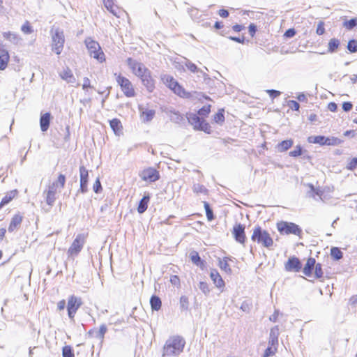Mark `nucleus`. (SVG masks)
Returning a JSON list of instances; mask_svg holds the SVG:
<instances>
[{"instance_id": "53", "label": "nucleus", "mask_w": 357, "mask_h": 357, "mask_svg": "<svg viewBox=\"0 0 357 357\" xmlns=\"http://www.w3.org/2000/svg\"><path fill=\"white\" fill-rule=\"evenodd\" d=\"M302 154V149L300 146H297L295 149L289 152V155L292 157H298Z\"/></svg>"}, {"instance_id": "52", "label": "nucleus", "mask_w": 357, "mask_h": 357, "mask_svg": "<svg viewBox=\"0 0 357 357\" xmlns=\"http://www.w3.org/2000/svg\"><path fill=\"white\" fill-rule=\"evenodd\" d=\"M180 304H181V307L183 309H188V305H189L188 298L187 296H182L180 298Z\"/></svg>"}, {"instance_id": "57", "label": "nucleus", "mask_w": 357, "mask_h": 357, "mask_svg": "<svg viewBox=\"0 0 357 357\" xmlns=\"http://www.w3.org/2000/svg\"><path fill=\"white\" fill-rule=\"evenodd\" d=\"M249 33L253 37L257 31V26L254 24H250L248 26Z\"/></svg>"}, {"instance_id": "34", "label": "nucleus", "mask_w": 357, "mask_h": 357, "mask_svg": "<svg viewBox=\"0 0 357 357\" xmlns=\"http://www.w3.org/2000/svg\"><path fill=\"white\" fill-rule=\"evenodd\" d=\"M331 256L334 260H340L343 257V253L337 247H333L331 249Z\"/></svg>"}, {"instance_id": "7", "label": "nucleus", "mask_w": 357, "mask_h": 357, "mask_svg": "<svg viewBox=\"0 0 357 357\" xmlns=\"http://www.w3.org/2000/svg\"><path fill=\"white\" fill-rule=\"evenodd\" d=\"M312 270H314V278L322 280L324 276L322 265L320 263H316L314 258L309 257L304 265L303 273L305 276L310 277L312 275Z\"/></svg>"}, {"instance_id": "22", "label": "nucleus", "mask_w": 357, "mask_h": 357, "mask_svg": "<svg viewBox=\"0 0 357 357\" xmlns=\"http://www.w3.org/2000/svg\"><path fill=\"white\" fill-rule=\"evenodd\" d=\"M18 195V190L15 189L7 192L0 202V209L10 203Z\"/></svg>"}, {"instance_id": "14", "label": "nucleus", "mask_w": 357, "mask_h": 357, "mask_svg": "<svg viewBox=\"0 0 357 357\" xmlns=\"http://www.w3.org/2000/svg\"><path fill=\"white\" fill-rule=\"evenodd\" d=\"M141 179L146 183H153L160 178L159 172L153 167H146L139 173Z\"/></svg>"}, {"instance_id": "16", "label": "nucleus", "mask_w": 357, "mask_h": 357, "mask_svg": "<svg viewBox=\"0 0 357 357\" xmlns=\"http://www.w3.org/2000/svg\"><path fill=\"white\" fill-rule=\"evenodd\" d=\"M245 229V225L238 223L235 224L231 230V234L235 241L243 245H245L246 241Z\"/></svg>"}, {"instance_id": "45", "label": "nucleus", "mask_w": 357, "mask_h": 357, "mask_svg": "<svg viewBox=\"0 0 357 357\" xmlns=\"http://www.w3.org/2000/svg\"><path fill=\"white\" fill-rule=\"evenodd\" d=\"M347 49L349 52L354 53L357 52V40H350L347 44Z\"/></svg>"}, {"instance_id": "32", "label": "nucleus", "mask_w": 357, "mask_h": 357, "mask_svg": "<svg viewBox=\"0 0 357 357\" xmlns=\"http://www.w3.org/2000/svg\"><path fill=\"white\" fill-rule=\"evenodd\" d=\"M225 109H219L218 112L213 115V121L215 123L222 124L225 122Z\"/></svg>"}, {"instance_id": "55", "label": "nucleus", "mask_w": 357, "mask_h": 357, "mask_svg": "<svg viewBox=\"0 0 357 357\" xmlns=\"http://www.w3.org/2000/svg\"><path fill=\"white\" fill-rule=\"evenodd\" d=\"M93 190L96 193L99 192L102 190L101 183L99 178H97L93 185Z\"/></svg>"}, {"instance_id": "31", "label": "nucleus", "mask_w": 357, "mask_h": 357, "mask_svg": "<svg viewBox=\"0 0 357 357\" xmlns=\"http://www.w3.org/2000/svg\"><path fill=\"white\" fill-rule=\"evenodd\" d=\"M340 45V42L337 38H331L328 43V52L333 53L336 52L338 50Z\"/></svg>"}, {"instance_id": "3", "label": "nucleus", "mask_w": 357, "mask_h": 357, "mask_svg": "<svg viewBox=\"0 0 357 357\" xmlns=\"http://www.w3.org/2000/svg\"><path fill=\"white\" fill-rule=\"evenodd\" d=\"M185 344V340L179 336L174 335L170 337L165 342L163 347V356H176L181 354Z\"/></svg>"}, {"instance_id": "30", "label": "nucleus", "mask_w": 357, "mask_h": 357, "mask_svg": "<svg viewBox=\"0 0 357 357\" xmlns=\"http://www.w3.org/2000/svg\"><path fill=\"white\" fill-rule=\"evenodd\" d=\"M61 77L68 82H73L75 79L72 70L69 68L64 69L60 74Z\"/></svg>"}, {"instance_id": "21", "label": "nucleus", "mask_w": 357, "mask_h": 357, "mask_svg": "<svg viewBox=\"0 0 357 357\" xmlns=\"http://www.w3.org/2000/svg\"><path fill=\"white\" fill-rule=\"evenodd\" d=\"M233 260L229 257H224L222 258L218 259V266L219 268L224 271L225 273L227 274H231L232 271L231 268L230 264L232 262Z\"/></svg>"}, {"instance_id": "26", "label": "nucleus", "mask_w": 357, "mask_h": 357, "mask_svg": "<svg viewBox=\"0 0 357 357\" xmlns=\"http://www.w3.org/2000/svg\"><path fill=\"white\" fill-rule=\"evenodd\" d=\"M109 126L116 135H119L122 133L123 126L119 119L115 118L110 120Z\"/></svg>"}, {"instance_id": "8", "label": "nucleus", "mask_w": 357, "mask_h": 357, "mask_svg": "<svg viewBox=\"0 0 357 357\" xmlns=\"http://www.w3.org/2000/svg\"><path fill=\"white\" fill-rule=\"evenodd\" d=\"M164 84L170 89L174 93L177 94L182 98H190V93L185 91L183 87L178 84V82L172 77L168 75H165L161 77Z\"/></svg>"}, {"instance_id": "61", "label": "nucleus", "mask_w": 357, "mask_h": 357, "mask_svg": "<svg viewBox=\"0 0 357 357\" xmlns=\"http://www.w3.org/2000/svg\"><path fill=\"white\" fill-rule=\"evenodd\" d=\"M352 104L350 102H344L343 104H342V109L345 111V112H349L350 111L351 109H352Z\"/></svg>"}, {"instance_id": "1", "label": "nucleus", "mask_w": 357, "mask_h": 357, "mask_svg": "<svg viewBox=\"0 0 357 357\" xmlns=\"http://www.w3.org/2000/svg\"><path fill=\"white\" fill-rule=\"evenodd\" d=\"M126 63L132 73L140 80L144 88L152 93L155 89V79L152 72L144 63L131 57L126 59Z\"/></svg>"}, {"instance_id": "20", "label": "nucleus", "mask_w": 357, "mask_h": 357, "mask_svg": "<svg viewBox=\"0 0 357 357\" xmlns=\"http://www.w3.org/2000/svg\"><path fill=\"white\" fill-rule=\"evenodd\" d=\"M80 190L82 192L87 191L89 172L84 166L79 167Z\"/></svg>"}, {"instance_id": "49", "label": "nucleus", "mask_w": 357, "mask_h": 357, "mask_svg": "<svg viewBox=\"0 0 357 357\" xmlns=\"http://www.w3.org/2000/svg\"><path fill=\"white\" fill-rule=\"evenodd\" d=\"M93 86L91 84V80L88 77L83 79L82 89L87 91L89 89H92Z\"/></svg>"}, {"instance_id": "56", "label": "nucleus", "mask_w": 357, "mask_h": 357, "mask_svg": "<svg viewBox=\"0 0 357 357\" xmlns=\"http://www.w3.org/2000/svg\"><path fill=\"white\" fill-rule=\"evenodd\" d=\"M266 93L269 95V96L271 98H275L280 95V91L274 90V89H269L266 91Z\"/></svg>"}, {"instance_id": "24", "label": "nucleus", "mask_w": 357, "mask_h": 357, "mask_svg": "<svg viewBox=\"0 0 357 357\" xmlns=\"http://www.w3.org/2000/svg\"><path fill=\"white\" fill-rule=\"evenodd\" d=\"M50 120L51 114L49 112L44 114L40 116V126L43 132H45L48 130L50 127Z\"/></svg>"}, {"instance_id": "44", "label": "nucleus", "mask_w": 357, "mask_h": 357, "mask_svg": "<svg viewBox=\"0 0 357 357\" xmlns=\"http://www.w3.org/2000/svg\"><path fill=\"white\" fill-rule=\"evenodd\" d=\"M199 288L204 294H209L211 291L209 284L206 282L204 281L199 282Z\"/></svg>"}, {"instance_id": "60", "label": "nucleus", "mask_w": 357, "mask_h": 357, "mask_svg": "<svg viewBox=\"0 0 357 357\" xmlns=\"http://www.w3.org/2000/svg\"><path fill=\"white\" fill-rule=\"evenodd\" d=\"M66 301L64 299H62L61 301H59L57 303V309L59 310V311H62L65 309L66 307Z\"/></svg>"}, {"instance_id": "47", "label": "nucleus", "mask_w": 357, "mask_h": 357, "mask_svg": "<svg viewBox=\"0 0 357 357\" xmlns=\"http://www.w3.org/2000/svg\"><path fill=\"white\" fill-rule=\"evenodd\" d=\"M325 23L323 21H319L317 24L316 33L319 36H321L325 33Z\"/></svg>"}, {"instance_id": "59", "label": "nucleus", "mask_w": 357, "mask_h": 357, "mask_svg": "<svg viewBox=\"0 0 357 357\" xmlns=\"http://www.w3.org/2000/svg\"><path fill=\"white\" fill-rule=\"evenodd\" d=\"M349 305L351 306H356L357 305V294L353 295L349 299Z\"/></svg>"}, {"instance_id": "28", "label": "nucleus", "mask_w": 357, "mask_h": 357, "mask_svg": "<svg viewBox=\"0 0 357 357\" xmlns=\"http://www.w3.org/2000/svg\"><path fill=\"white\" fill-rule=\"evenodd\" d=\"M150 200L149 195H145L143 198L139 201V203L137 206V211L139 213H143L145 212L148 208V204Z\"/></svg>"}, {"instance_id": "38", "label": "nucleus", "mask_w": 357, "mask_h": 357, "mask_svg": "<svg viewBox=\"0 0 357 357\" xmlns=\"http://www.w3.org/2000/svg\"><path fill=\"white\" fill-rule=\"evenodd\" d=\"M3 37L9 41H15L18 40L20 39L17 34L13 33L11 31H6L2 33Z\"/></svg>"}, {"instance_id": "6", "label": "nucleus", "mask_w": 357, "mask_h": 357, "mask_svg": "<svg viewBox=\"0 0 357 357\" xmlns=\"http://www.w3.org/2000/svg\"><path fill=\"white\" fill-rule=\"evenodd\" d=\"M89 55L97 60L99 63H104L106 61L105 54L103 52L100 44L91 37L84 40Z\"/></svg>"}, {"instance_id": "41", "label": "nucleus", "mask_w": 357, "mask_h": 357, "mask_svg": "<svg viewBox=\"0 0 357 357\" xmlns=\"http://www.w3.org/2000/svg\"><path fill=\"white\" fill-rule=\"evenodd\" d=\"M204 206L206 211V215L207 220L208 221H211L214 219L213 211L210 207L209 204L207 202H204Z\"/></svg>"}, {"instance_id": "35", "label": "nucleus", "mask_w": 357, "mask_h": 357, "mask_svg": "<svg viewBox=\"0 0 357 357\" xmlns=\"http://www.w3.org/2000/svg\"><path fill=\"white\" fill-rule=\"evenodd\" d=\"M293 145V140L288 139V140H284L278 144V149L280 151L283 152L287 151L289 149H290Z\"/></svg>"}, {"instance_id": "64", "label": "nucleus", "mask_w": 357, "mask_h": 357, "mask_svg": "<svg viewBox=\"0 0 357 357\" xmlns=\"http://www.w3.org/2000/svg\"><path fill=\"white\" fill-rule=\"evenodd\" d=\"M232 29L236 32H240L244 29V26L241 24H235L232 26Z\"/></svg>"}, {"instance_id": "58", "label": "nucleus", "mask_w": 357, "mask_h": 357, "mask_svg": "<svg viewBox=\"0 0 357 357\" xmlns=\"http://www.w3.org/2000/svg\"><path fill=\"white\" fill-rule=\"evenodd\" d=\"M296 34V31L294 30V29H287L284 36L287 38H291L293 36H294Z\"/></svg>"}, {"instance_id": "2", "label": "nucleus", "mask_w": 357, "mask_h": 357, "mask_svg": "<svg viewBox=\"0 0 357 357\" xmlns=\"http://www.w3.org/2000/svg\"><path fill=\"white\" fill-rule=\"evenodd\" d=\"M66 181V176L63 174H59L56 181L50 184L44 191L45 199L49 206H53L56 199V195L64 188Z\"/></svg>"}, {"instance_id": "33", "label": "nucleus", "mask_w": 357, "mask_h": 357, "mask_svg": "<svg viewBox=\"0 0 357 357\" xmlns=\"http://www.w3.org/2000/svg\"><path fill=\"white\" fill-rule=\"evenodd\" d=\"M151 308L154 310H158L161 307V300L157 296H152L150 299Z\"/></svg>"}, {"instance_id": "12", "label": "nucleus", "mask_w": 357, "mask_h": 357, "mask_svg": "<svg viewBox=\"0 0 357 357\" xmlns=\"http://www.w3.org/2000/svg\"><path fill=\"white\" fill-rule=\"evenodd\" d=\"M82 304L83 302L81 297L75 295H70L68 297L66 308L68 316L71 320L74 319L77 310L81 307Z\"/></svg>"}, {"instance_id": "50", "label": "nucleus", "mask_w": 357, "mask_h": 357, "mask_svg": "<svg viewBox=\"0 0 357 357\" xmlns=\"http://www.w3.org/2000/svg\"><path fill=\"white\" fill-rule=\"evenodd\" d=\"M325 137L321 135L315 136L312 140H310V142L314 144H319L320 145H324Z\"/></svg>"}, {"instance_id": "48", "label": "nucleus", "mask_w": 357, "mask_h": 357, "mask_svg": "<svg viewBox=\"0 0 357 357\" xmlns=\"http://www.w3.org/2000/svg\"><path fill=\"white\" fill-rule=\"evenodd\" d=\"M170 282L172 284H173L174 286L176 287H179L180 285H181V280H180V278L178 275H172L170 277V280H169Z\"/></svg>"}, {"instance_id": "54", "label": "nucleus", "mask_w": 357, "mask_h": 357, "mask_svg": "<svg viewBox=\"0 0 357 357\" xmlns=\"http://www.w3.org/2000/svg\"><path fill=\"white\" fill-rule=\"evenodd\" d=\"M288 106L293 110L298 111L300 108V105L296 100H289L288 102Z\"/></svg>"}, {"instance_id": "62", "label": "nucleus", "mask_w": 357, "mask_h": 357, "mask_svg": "<svg viewBox=\"0 0 357 357\" xmlns=\"http://www.w3.org/2000/svg\"><path fill=\"white\" fill-rule=\"evenodd\" d=\"M218 14L221 17L226 18L229 16V12L226 9H220L218 10Z\"/></svg>"}, {"instance_id": "19", "label": "nucleus", "mask_w": 357, "mask_h": 357, "mask_svg": "<svg viewBox=\"0 0 357 357\" xmlns=\"http://www.w3.org/2000/svg\"><path fill=\"white\" fill-rule=\"evenodd\" d=\"M106 9L112 15L117 17H120L121 15L123 13L122 8L115 3L114 0H102Z\"/></svg>"}, {"instance_id": "63", "label": "nucleus", "mask_w": 357, "mask_h": 357, "mask_svg": "<svg viewBox=\"0 0 357 357\" xmlns=\"http://www.w3.org/2000/svg\"><path fill=\"white\" fill-rule=\"evenodd\" d=\"M328 108L331 112H335L337 109V106L336 103L331 102L328 103Z\"/></svg>"}, {"instance_id": "37", "label": "nucleus", "mask_w": 357, "mask_h": 357, "mask_svg": "<svg viewBox=\"0 0 357 357\" xmlns=\"http://www.w3.org/2000/svg\"><path fill=\"white\" fill-rule=\"evenodd\" d=\"M279 328L278 326H275L271 329L270 340L273 342H278Z\"/></svg>"}, {"instance_id": "23", "label": "nucleus", "mask_w": 357, "mask_h": 357, "mask_svg": "<svg viewBox=\"0 0 357 357\" xmlns=\"http://www.w3.org/2000/svg\"><path fill=\"white\" fill-rule=\"evenodd\" d=\"M10 54L8 50L3 49L0 52V70H5L10 61Z\"/></svg>"}, {"instance_id": "10", "label": "nucleus", "mask_w": 357, "mask_h": 357, "mask_svg": "<svg viewBox=\"0 0 357 357\" xmlns=\"http://www.w3.org/2000/svg\"><path fill=\"white\" fill-rule=\"evenodd\" d=\"M276 227L281 235L293 234L297 236H301L302 234L301 228L294 222L280 221L277 222Z\"/></svg>"}, {"instance_id": "13", "label": "nucleus", "mask_w": 357, "mask_h": 357, "mask_svg": "<svg viewBox=\"0 0 357 357\" xmlns=\"http://www.w3.org/2000/svg\"><path fill=\"white\" fill-rule=\"evenodd\" d=\"M188 121L195 130H202L207 134L211 132V127L210 124L203 118L199 117L197 114H192L188 117Z\"/></svg>"}, {"instance_id": "51", "label": "nucleus", "mask_w": 357, "mask_h": 357, "mask_svg": "<svg viewBox=\"0 0 357 357\" xmlns=\"http://www.w3.org/2000/svg\"><path fill=\"white\" fill-rule=\"evenodd\" d=\"M357 168V158H352L347 166V169L351 171Z\"/></svg>"}, {"instance_id": "40", "label": "nucleus", "mask_w": 357, "mask_h": 357, "mask_svg": "<svg viewBox=\"0 0 357 357\" xmlns=\"http://www.w3.org/2000/svg\"><path fill=\"white\" fill-rule=\"evenodd\" d=\"M211 110V105H206L203 106L202 108H200L198 110V115L204 117H207L208 114H210Z\"/></svg>"}, {"instance_id": "39", "label": "nucleus", "mask_w": 357, "mask_h": 357, "mask_svg": "<svg viewBox=\"0 0 357 357\" xmlns=\"http://www.w3.org/2000/svg\"><path fill=\"white\" fill-rule=\"evenodd\" d=\"M342 140L337 137H325L324 145L334 146L341 144Z\"/></svg>"}, {"instance_id": "15", "label": "nucleus", "mask_w": 357, "mask_h": 357, "mask_svg": "<svg viewBox=\"0 0 357 357\" xmlns=\"http://www.w3.org/2000/svg\"><path fill=\"white\" fill-rule=\"evenodd\" d=\"M287 272L298 273L302 270V263L300 259L296 256H291L284 264Z\"/></svg>"}, {"instance_id": "42", "label": "nucleus", "mask_w": 357, "mask_h": 357, "mask_svg": "<svg viewBox=\"0 0 357 357\" xmlns=\"http://www.w3.org/2000/svg\"><path fill=\"white\" fill-rule=\"evenodd\" d=\"M344 27L347 29L351 30L354 27L357 26V18L351 19L349 20L345 21L343 23Z\"/></svg>"}, {"instance_id": "18", "label": "nucleus", "mask_w": 357, "mask_h": 357, "mask_svg": "<svg viewBox=\"0 0 357 357\" xmlns=\"http://www.w3.org/2000/svg\"><path fill=\"white\" fill-rule=\"evenodd\" d=\"M210 278L215 287L221 292L225 290V282L220 273L216 269H212L210 272Z\"/></svg>"}, {"instance_id": "11", "label": "nucleus", "mask_w": 357, "mask_h": 357, "mask_svg": "<svg viewBox=\"0 0 357 357\" xmlns=\"http://www.w3.org/2000/svg\"><path fill=\"white\" fill-rule=\"evenodd\" d=\"M86 237V234H79L76 236L75 238L73 240L72 244L68 250L67 253L69 257L73 258L79 255L84 247Z\"/></svg>"}, {"instance_id": "17", "label": "nucleus", "mask_w": 357, "mask_h": 357, "mask_svg": "<svg viewBox=\"0 0 357 357\" xmlns=\"http://www.w3.org/2000/svg\"><path fill=\"white\" fill-rule=\"evenodd\" d=\"M23 220L24 215L21 213L17 212L15 213L10 220L8 227V231L10 233H12L20 229L23 222Z\"/></svg>"}, {"instance_id": "25", "label": "nucleus", "mask_w": 357, "mask_h": 357, "mask_svg": "<svg viewBox=\"0 0 357 357\" xmlns=\"http://www.w3.org/2000/svg\"><path fill=\"white\" fill-rule=\"evenodd\" d=\"M155 111L153 109H145L140 113V119L144 123L151 121L155 116Z\"/></svg>"}, {"instance_id": "9", "label": "nucleus", "mask_w": 357, "mask_h": 357, "mask_svg": "<svg viewBox=\"0 0 357 357\" xmlns=\"http://www.w3.org/2000/svg\"><path fill=\"white\" fill-rule=\"evenodd\" d=\"M114 75L116 81L123 93L128 98L135 97L136 96V91L131 81L121 73H115Z\"/></svg>"}, {"instance_id": "43", "label": "nucleus", "mask_w": 357, "mask_h": 357, "mask_svg": "<svg viewBox=\"0 0 357 357\" xmlns=\"http://www.w3.org/2000/svg\"><path fill=\"white\" fill-rule=\"evenodd\" d=\"M22 31L25 34H29L33 32L32 26L29 21H26L21 27Z\"/></svg>"}, {"instance_id": "4", "label": "nucleus", "mask_w": 357, "mask_h": 357, "mask_svg": "<svg viewBox=\"0 0 357 357\" xmlns=\"http://www.w3.org/2000/svg\"><path fill=\"white\" fill-rule=\"evenodd\" d=\"M251 240L254 243L260 244L267 248H271L273 245V239L269 232L262 229L259 225H257L254 227L251 235Z\"/></svg>"}, {"instance_id": "36", "label": "nucleus", "mask_w": 357, "mask_h": 357, "mask_svg": "<svg viewBox=\"0 0 357 357\" xmlns=\"http://www.w3.org/2000/svg\"><path fill=\"white\" fill-rule=\"evenodd\" d=\"M63 357H75L74 351L71 346L66 345L62 348Z\"/></svg>"}, {"instance_id": "46", "label": "nucleus", "mask_w": 357, "mask_h": 357, "mask_svg": "<svg viewBox=\"0 0 357 357\" xmlns=\"http://www.w3.org/2000/svg\"><path fill=\"white\" fill-rule=\"evenodd\" d=\"M190 259L196 265H199V263H202L199 253L196 251H193L190 253Z\"/></svg>"}, {"instance_id": "5", "label": "nucleus", "mask_w": 357, "mask_h": 357, "mask_svg": "<svg viewBox=\"0 0 357 357\" xmlns=\"http://www.w3.org/2000/svg\"><path fill=\"white\" fill-rule=\"evenodd\" d=\"M51 49L56 55H60L63 52L65 44L63 31L59 28L51 29Z\"/></svg>"}, {"instance_id": "27", "label": "nucleus", "mask_w": 357, "mask_h": 357, "mask_svg": "<svg viewBox=\"0 0 357 357\" xmlns=\"http://www.w3.org/2000/svg\"><path fill=\"white\" fill-rule=\"evenodd\" d=\"M278 344V342H273L269 340L268 347L265 350L263 357H269L275 355L277 351Z\"/></svg>"}, {"instance_id": "29", "label": "nucleus", "mask_w": 357, "mask_h": 357, "mask_svg": "<svg viewBox=\"0 0 357 357\" xmlns=\"http://www.w3.org/2000/svg\"><path fill=\"white\" fill-rule=\"evenodd\" d=\"M107 331V328L106 325L102 324L100 326L99 330L96 331L95 329L90 330L89 333L93 334V333H96V337L98 338L101 342L103 341L105 335Z\"/></svg>"}]
</instances>
